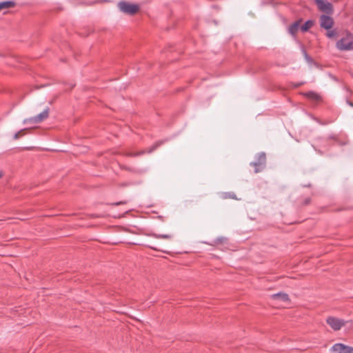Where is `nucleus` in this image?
Returning <instances> with one entry per match:
<instances>
[{"mask_svg":"<svg viewBox=\"0 0 353 353\" xmlns=\"http://www.w3.org/2000/svg\"><path fill=\"white\" fill-rule=\"evenodd\" d=\"M352 44L353 36L348 33L337 42L336 47L341 50H349L352 49Z\"/></svg>","mask_w":353,"mask_h":353,"instance_id":"nucleus-1","label":"nucleus"},{"mask_svg":"<svg viewBox=\"0 0 353 353\" xmlns=\"http://www.w3.org/2000/svg\"><path fill=\"white\" fill-rule=\"evenodd\" d=\"M118 6L121 11L130 15L136 14L139 10V6L137 4L125 1L119 3Z\"/></svg>","mask_w":353,"mask_h":353,"instance_id":"nucleus-2","label":"nucleus"},{"mask_svg":"<svg viewBox=\"0 0 353 353\" xmlns=\"http://www.w3.org/2000/svg\"><path fill=\"white\" fill-rule=\"evenodd\" d=\"M326 323L334 331H339L345 325L347 322L341 319L330 316L326 319Z\"/></svg>","mask_w":353,"mask_h":353,"instance_id":"nucleus-3","label":"nucleus"},{"mask_svg":"<svg viewBox=\"0 0 353 353\" xmlns=\"http://www.w3.org/2000/svg\"><path fill=\"white\" fill-rule=\"evenodd\" d=\"M48 116H49V108H47L39 114L32 117L25 119L23 120V123L24 124L40 123L43 122L44 120H46L48 117Z\"/></svg>","mask_w":353,"mask_h":353,"instance_id":"nucleus-4","label":"nucleus"},{"mask_svg":"<svg viewBox=\"0 0 353 353\" xmlns=\"http://www.w3.org/2000/svg\"><path fill=\"white\" fill-rule=\"evenodd\" d=\"M332 353H353V347L343 343H336L330 349Z\"/></svg>","mask_w":353,"mask_h":353,"instance_id":"nucleus-5","label":"nucleus"},{"mask_svg":"<svg viewBox=\"0 0 353 353\" xmlns=\"http://www.w3.org/2000/svg\"><path fill=\"white\" fill-rule=\"evenodd\" d=\"M318 8L327 14L332 13V6L330 3L325 0H314Z\"/></svg>","mask_w":353,"mask_h":353,"instance_id":"nucleus-6","label":"nucleus"},{"mask_svg":"<svg viewBox=\"0 0 353 353\" xmlns=\"http://www.w3.org/2000/svg\"><path fill=\"white\" fill-rule=\"evenodd\" d=\"M334 25V21L330 16L323 14L320 17V26L326 30H330Z\"/></svg>","mask_w":353,"mask_h":353,"instance_id":"nucleus-7","label":"nucleus"},{"mask_svg":"<svg viewBox=\"0 0 353 353\" xmlns=\"http://www.w3.org/2000/svg\"><path fill=\"white\" fill-rule=\"evenodd\" d=\"M301 21H298L294 22L293 24H292L289 28V32L292 35L294 36L298 32V31L300 30V23Z\"/></svg>","mask_w":353,"mask_h":353,"instance_id":"nucleus-8","label":"nucleus"},{"mask_svg":"<svg viewBox=\"0 0 353 353\" xmlns=\"http://www.w3.org/2000/svg\"><path fill=\"white\" fill-rule=\"evenodd\" d=\"M272 298L273 299L281 300L283 302H288L290 301L288 295L285 293L282 292L272 295Z\"/></svg>","mask_w":353,"mask_h":353,"instance_id":"nucleus-9","label":"nucleus"},{"mask_svg":"<svg viewBox=\"0 0 353 353\" xmlns=\"http://www.w3.org/2000/svg\"><path fill=\"white\" fill-rule=\"evenodd\" d=\"M15 6L14 2L11 1H4L0 3V12L5 10L13 8Z\"/></svg>","mask_w":353,"mask_h":353,"instance_id":"nucleus-10","label":"nucleus"},{"mask_svg":"<svg viewBox=\"0 0 353 353\" xmlns=\"http://www.w3.org/2000/svg\"><path fill=\"white\" fill-rule=\"evenodd\" d=\"M305 95L307 98L314 101H319L321 99V97L319 94L313 92H310Z\"/></svg>","mask_w":353,"mask_h":353,"instance_id":"nucleus-11","label":"nucleus"},{"mask_svg":"<svg viewBox=\"0 0 353 353\" xmlns=\"http://www.w3.org/2000/svg\"><path fill=\"white\" fill-rule=\"evenodd\" d=\"M313 25V22L312 21H307L304 24L300 25V30L301 32L307 31Z\"/></svg>","mask_w":353,"mask_h":353,"instance_id":"nucleus-12","label":"nucleus"},{"mask_svg":"<svg viewBox=\"0 0 353 353\" xmlns=\"http://www.w3.org/2000/svg\"><path fill=\"white\" fill-rule=\"evenodd\" d=\"M28 130H29L28 128H24V129L19 130V132H17V133L14 134V135L13 137L14 139L17 140L19 138H21V137L24 136Z\"/></svg>","mask_w":353,"mask_h":353,"instance_id":"nucleus-13","label":"nucleus"},{"mask_svg":"<svg viewBox=\"0 0 353 353\" xmlns=\"http://www.w3.org/2000/svg\"><path fill=\"white\" fill-rule=\"evenodd\" d=\"M328 31L326 33V35L329 38H334L336 36V32L334 30H327Z\"/></svg>","mask_w":353,"mask_h":353,"instance_id":"nucleus-14","label":"nucleus"},{"mask_svg":"<svg viewBox=\"0 0 353 353\" xmlns=\"http://www.w3.org/2000/svg\"><path fill=\"white\" fill-rule=\"evenodd\" d=\"M265 161V155L264 154H259V165H263Z\"/></svg>","mask_w":353,"mask_h":353,"instance_id":"nucleus-15","label":"nucleus"},{"mask_svg":"<svg viewBox=\"0 0 353 353\" xmlns=\"http://www.w3.org/2000/svg\"><path fill=\"white\" fill-rule=\"evenodd\" d=\"M159 238H162V239H170L171 238V235H170V234H161V235H159Z\"/></svg>","mask_w":353,"mask_h":353,"instance_id":"nucleus-16","label":"nucleus"},{"mask_svg":"<svg viewBox=\"0 0 353 353\" xmlns=\"http://www.w3.org/2000/svg\"><path fill=\"white\" fill-rule=\"evenodd\" d=\"M124 203H125V201H121V202L117 203L116 205L124 204Z\"/></svg>","mask_w":353,"mask_h":353,"instance_id":"nucleus-17","label":"nucleus"},{"mask_svg":"<svg viewBox=\"0 0 353 353\" xmlns=\"http://www.w3.org/2000/svg\"><path fill=\"white\" fill-rule=\"evenodd\" d=\"M3 173L2 171H0V179L3 176Z\"/></svg>","mask_w":353,"mask_h":353,"instance_id":"nucleus-18","label":"nucleus"},{"mask_svg":"<svg viewBox=\"0 0 353 353\" xmlns=\"http://www.w3.org/2000/svg\"><path fill=\"white\" fill-rule=\"evenodd\" d=\"M254 167L257 166L258 164L256 163H252Z\"/></svg>","mask_w":353,"mask_h":353,"instance_id":"nucleus-19","label":"nucleus"},{"mask_svg":"<svg viewBox=\"0 0 353 353\" xmlns=\"http://www.w3.org/2000/svg\"><path fill=\"white\" fill-rule=\"evenodd\" d=\"M256 172H259V170L257 168H256V170H255Z\"/></svg>","mask_w":353,"mask_h":353,"instance_id":"nucleus-20","label":"nucleus"}]
</instances>
